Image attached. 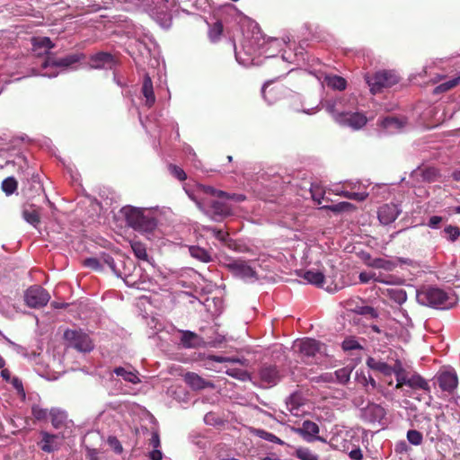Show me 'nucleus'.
<instances>
[{
	"label": "nucleus",
	"instance_id": "f257e3e1",
	"mask_svg": "<svg viewBox=\"0 0 460 460\" xmlns=\"http://www.w3.org/2000/svg\"><path fill=\"white\" fill-rule=\"evenodd\" d=\"M345 102L344 97L330 99L325 102V109L338 124L349 127L354 130L362 128L367 122L366 115L361 112L346 111Z\"/></svg>",
	"mask_w": 460,
	"mask_h": 460
},
{
	"label": "nucleus",
	"instance_id": "f03ea898",
	"mask_svg": "<svg viewBox=\"0 0 460 460\" xmlns=\"http://www.w3.org/2000/svg\"><path fill=\"white\" fill-rule=\"evenodd\" d=\"M416 299L419 304L434 308L446 309L455 304L451 297L443 289L434 287H425L417 290Z\"/></svg>",
	"mask_w": 460,
	"mask_h": 460
},
{
	"label": "nucleus",
	"instance_id": "7ed1b4c3",
	"mask_svg": "<svg viewBox=\"0 0 460 460\" xmlns=\"http://www.w3.org/2000/svg\"><path fill=\"white\" fill-rule=\"evenodd\" d=\"M100 260L102 263V267L107 265L117 277L122 278L128 287L137 289L147 288L146 279L141 276V269L134 267V273H130L129 269L125 266L124 270L121 271L117 268L114 259L108 254L103 255Z\"/></svg>",
	"mask_w": 460,
	"mask_h": 460
},
{
	"label": "nucleus",
	"instance_id": "20e7f679",
	"mask_svg": "<svg viewBox=\"0 0 460 460\" xmlns=\"http://www.w3.org/2000/svg\"><path fill=\"white\" fill-rule=\"evenodd\" d=\"M100 260L102 263V267L107 265L117 277L122 278L128 287L137 289L147 288L146 279L141 276V269L134 267V273H130L129 269L125 266L124 270L121 271L117 268L114 259L108 254L103 255Z\"/></svg>",
	"mask_w": 460,
	"mask_h": 460
},
{
	"label": "nucleus",
	"instance_id": "39448f33",
	"mask_svg": "<svg viewBox=\"0 0 460 460\" xmlns=\"http://www.w3.org/2000/svg\"><path fill=\"white\" fill-rule=\"evenodd\" d=\"M127 224L139 232H151L156 226L154 217L145 214L142 208L128 206L121 209Z\"/></svg>",
	"mask_w": 460,
	"mask_h": 460
},
{
	"label": "nucleus",
	"instance_id": "423d86ee",
	"mask_svg": "<svg viewBox=\"0 0 460 460\" xmlns=\"http://www.w3.org/2000/svg\"><path fill=\"white\" fill-rule=\"evenodd\" d=\"M64 338L70 347L80 352H90L93 349L92 339L82 330H66Z\"/></svg>",
	"mask_w": 460,
	"mask_h": 460
},
{
	"label": "nucleus",
	"instance_id": "0eeeda50",
	"mask_svg": "<svg viewBox=\"0 0 460 460\" xmlns=\"http://www.w3.org/2000/svg\"><path fill=\"white\" fill-rule=\"evenodd\" d=\"M399 76L394 71H380L367 78V84L373 93H378L382 88L391 87L396 84Z\"/></svg>",
	"mask_w": 460,
	"mask_h": 460
},
{
	"label": "nucleus",
	"instance_id": "6e6552de",
	"mask_svg": "<svg viewBox=\"0 0 460 460\" xmlns=\"http://www.w3.org/2000/svg\"><path fill=\"white\" fill-rule=\"evenodd\" d=\"M404 385L412 389L429 391V383L420 374H409L403 367L401 374L398 376L395 389H402Z\"/></svg>",
	"mask_w": 460,
	"mask_h": 460
},
{
	"label": "nucleus",
	"instance_id": "1a4fd4ad",
	"mask_svg": "<svg viewBox=\"0 0 460 460\" xmlns=\"http://www.w3.org/2000/svg\"><path fill=\"white\" fill-rule=\"evenodd\" d=\"M50 299V296L43 288L32 286L24 294V300L28 306L40 308L45 306Z\"/></svg>",
	"mask_w": 460,
	"mask_h": 460
},
{
	"label": "nucleus",
	"instance_id": "9d476101",
	"mask_svg": "<svg viewBox=\"0 0 460 460\" xmlns=\"http://www.w3.org/2000/svg\"><path fill=\"white\" fill-rule=\"evenodd\" d=\"M366 363L369 368L380 372L385 376L390 377L394 374L396 381L403 368V365L400 359H396L394 366H390L385 361L369 357Z\"/></svg>",
	"mask_w": 460,
	"mask_h": 460
},
{
	"label": "nucleus",
	"instance_id": "9b49d317",
	"mask_svg": "<svg viewBox=\"0 0 460 460\" xmlns=\"http://www.w3.org/2000/svg\"><path fill=\"white\" fill-rule=\"evenodd\" d=\"M227 267L234 276L246 281H254L258 279L255 269L245 261L233 260Z\"/></svg>",
	"mask_w": 460,
	"mask_h": 460
},
{
	"label": "nucleus",
	"instance_id": "f8f14e48",
	"mask_svg": "<svg viewBox=\"0 0 460 460\" xmlns=\"http://www.w3.org/2000/svg\"><path fill=\"white\" fill-rule=\"evenodd\" d=\"M293 349L299 352L305 358H313L318 353H321L322 344L314 339L305 338L297 340L293 345Z\"/></svg>",
	"mask_w": 460,
	"mask_h": 460
},
{
	"label": "nucleus",
	"instance_id": "ddd939ff",
	"mask_svg": "<svg viewBox=\"0 0 460 460\" xmlns=\"http://www.w3.org/2000/svg\"><path fill=\"white\" fill-rule=\"evenodd\" d=\"M359 282L362 284H368L370 282H378L385 285L396 284V278L392 275H384L375 271H363L358 276Z\"/></svg>",
	"mask_w": 460,
	"mask_h": 460
},
{
	"label": "nucleus",
	"instance_id": "4468645a",
	"mask_svg": "<svg viewBox=\"0 0 460 460\" xmlns=\"http://www.w3.org/2000/svg\"><path fill=\"white\" fill-rule=\"evenodd\" d=\"M385 410L379 404L368 403L361 409V417L368 422H380L385 416Z\"/></svg>",
	"mask_w": 460,
	"mask_h": 460
},
{
	"label": "nucleus",
	"instance_id": "2eb2a0df",
	"mask_svg": "<svg viewBox=\"0 0 460 460\" xmlns=\"http://www.w3.org/2000/svg\"><path fill=\"white\" fill-rule=\"evenodd\" d=\"M319 431V426L311 420H305L302 423V427L296 429V432L307 442L322 440V438L318 436Z\"/></svg>",
	"mask_w": 460,
	"mask_h": 460
},
{
	"label": "nucleus",
	"instance_id": "dca6fc26",
	"mask_svg": "<svg viewBox=\"0 0 460 460\" xmlns=\"http://www.w3.org/2000/svg\"><path fill=\"white\" fill-rule=\"evenodd\" d=\"M401 210L395 204H385L378 208L377 216L382 225H389L395 221Z\"/></svg>",
	"mask_w": 460,
	"mask_h": 460
},
{
	"label": "nucleus",
	"instance_id": "f3484780",
	"mask_svg": "<svg viewBox=\"0 0 460 460\" xmlns=\"http://www.w3.org/2000/svg\"><path fill=\"white\" fill-rule=\"evenodd\" d=\"M40 448L44 452L51 453L58 450L62 445L64 436L52 435L46 431L41 432Z\"/></svg>",
	"mask_w": 460,
	"mask_h": 460
},
{
	"label": "nucleus",
	"instance_id": "a211bd4d",
	"mask_svg": "<svg viewBox=\"0 0 460 460\" xmlns=\"http://www.w3.org/2000/svg\"><path fill=\"white\" fill-rule=\"evenodd\" d=\"M82 58H83V54H72V55H68L63 58L57 59V60H54V59L49 58L43 63L42 66L44 68H48V67H53V68L65 67V68H66V67L71 66L73 64L80 61Z\"/></svg>",
	"mask_w": 460,
	"mask_h": 460
},
{
	"label": "nucleus",
	"instance_id": "6ab92c4d",
	"mask_svg": "<svg viewBox=\"0 0 460 460\" xmlns=\"http://www.w3.org/2000/svg\"><path fill=\"white\" fill-rule=\"evenodd\" d=\"M439 387L446 392H453L458 385L457 375L455 371H444L438 377Z\"/></svg>",
	"mask_w": 460,
	"mask_h": 460
},
{
	"label": "nucleus",
	"instance_id": "aec40b11",
	"mask_svg": "<svg viewBox=\"0 0 460 460\" xmlns=\"http://www.w3.org/2000/svg\"><path fill=\"white\" fill-rule=\"evenodd\" d=\"M260 378L266 385H275L280 380L279 370L274 366H263L260 370Z\"/></svg>",
	"mask_w": 460,
	"mask_h": 460
},
{
	"label": "nucleus",
	"instance_id": "412c9836",
	"mask_svg": "<svg viewBox=\"0 0 460 460\" xmlns=\"http://www.w3.org/2000/svg\"><path fill=\"white\" fill-rule=\"evenodd\" d=\"M114 63L113 57L106 52L97 53L90 59V66L95 69L111 68Z\"/></svg>",
	"mask_w": 460,
	"mask_h": 460
},
{
	"label": "nucleus",
	"instance_id": "4be33fe9",
	"mask_svg": "<svg viewBox=\"0 0 460 460\" xmlns=\"http://www.w3.org/2000/svg\"><path fill=\"white\" fill-rule=\"evenodd\" d=\"M184 381L194 390H201L207 387L214 386L211 382L203 379L198 374L193 372L186 373L184 375Z\"/></svg>",
	"mask_w": 460,
	"mask_h": 460
},
{
	"label": "nucleus",
	"instance_id": "5701e85b",
	"mask_svg": "<svg viewBox=\"0 0 460 460\" xmlns=\"http://www.w3.org/2000/svg\"><path fill=\"white\" fill-rule=\"evenodd\" d=\"M141 93L145 98V105L147 108H151L155 102V95L154 93L152 80L147 74L144 76Z\"/></svg>",
	"mask_w": 460,
	"mask_h": 460
},
{
	"label": "nucleus",
	"instance_id": "b1692460",
	"mask_svg": "<svg viewBox=\"0 0 460 460\" xmlns=\"http://www.w3.org/2000/svg\"><path fill=\"white\" fill-rule=\"evenodd\" d=\"M32 50L37 56L48 54L54 47L50 39L48 37H36L32 40Z\"/></svg>",
	"mask_w": 460,
	"mask_h": 460
},
{
	"label": "nucleus",
	"instance_id": "393cba45",
	"mask_svg": "<svg viewBox=\"0 0 460 460\" xmlns=\"http://www.w3.org/2000/svg\"><path fill=\"white\" fill-rule=\"evenodd\" d=\"M316 77L319 81H321L323 77V83L326 84V85L333 90L342 91L347 86L346 80L339 75H327L323 74L316 75Z\"/></svg>",
	"mask_w": 460,
	"mask_h": 460
},
{
	"label": "nucleus",
	"instance_id": "a878e982",
	"mask_svg": "<svg viewBox=\"0 0 460 460\" xmlns=\"http://www.w3.org/2000/svg\"><path fill=\"white\" fill-rule=\"evenodd\" d=\"M406 121L395 117H387L381 122V126L390 134L400 132L405 126Z\"/></svg>",
	"mask_w": 460,
	"mask_h": 460
},
{
	"label": "nucleus",
	"instance_id": "bb28decb",
	"mask_svg": "<svg viewBox=\"0 0 460 460\" xmlns=\"http://www.w3.org/2000/svg\"><path fill=\"white\" fill-rule=\"evenodd\" d=\"M307 283L315 285L317 287H323L324 282V274L318 270H309L300 274Z\"/></svg>",
	"mask_w": 460,
	"mask_h": 460
},
{
	"label": "nucleus",
	"instance_id": "cd10ccee",
	"mask_svg": "<svg viewBox=\"0 0 460 460\" xmlns=\"http://www.w3.org/2000/svg\"><path fill=\"white\" fill-rule=\"evenodd\" d=\"M22 217L29 224L36 226L40 223V212L34 205L23 207Z\"/></svg>",
	"mask_w": 460,
	"mask_h": 460
},
{
	"label": "nucleus",
	"instance_id": "c85d7f7f",
	"mask_svg": "<svg viewBox=\"0 0 460 460\" xmlns=\"http://www.w3.org/2000/svg\"><path fill=\"white\" fill-rule=\"evenodd\" d=\"M210 208L215 216L226 217L231 215L232 208L226 201L212 200L210 202Z\"/></svg>",
	"mask_w": 460,
	"mask_h": 460
},
{
	"label": "nucleus",
	"instance_id": "c756f323",
	"mask_svg": "<svg viewBox=\"0 0 460 460\" xmlns=\"http://www.w3.org/2000/svg\"><path fill=\"white\" fill-rule=\"evenodd\" d=\"M201 338L190 331L182 332L181 342L184 348H196L200 345Z\"/></svg>",
	"mask_w": 460,
	"mask_h": 460
},
{
	"label": "nucleus",
	"instance_id": "7c9ffc66",
	"mask_svg": "<svg viewBox=\"0 0 460 460\" xmlns=\"http://www.w3.org/2000/svg\"><path fill=\"white\" fill-rule=\"evenodd\" d=\"M367 265L375 269H382L386 271H392L395 269L396 263L385 258H375L367 261Z\"/></svg>",
	"mask_w": 460,
	"mask_h": 460
},
{
	"label": "nucleus",
	"instance_id": "2f4dec72",
	"mask_svg": "<svg viewBox=\"0 0 460 460\" xmlns=\"http://www.w3.org/2000/svg\"><path fill=\"white\" fill-rule=\"evenodd\" d=\"M51 423L55 429H60L63 426H66L67 420V415L65 411L60 410H51Z\"/></svg>",
	"mask_w": 460,
	"mask_h": 460
},
{
	"label": "nucleus",
	"instance_id": "473e14b6",
	"mask_svg": "<svg viewBox=\"0 0 460 460\" xmlns=\"http://www.w3.org/2000/svg\"><path fill=\"white\" fill-rule=\"evenodd\" d=\"M118 376H121L125 381L132 383V384H137L140 382L138 376H137L136 372L127 369L122 367H116L113 371Z\"/></svg>",
	"mask_w": 460,
	"mask_h": 460
},
{
	"label": "nucleus",
	"instance_id": "72a5a7b5",
	"mask_svg": "<svg viewBox=\"0 0 460 460\" xmlns=\"http://www.w3.org/2000/svg\"><path fill=\"white\" fill-rule=\"evenodd\" d=\"M189 251L193 258L202 262H209L211 261V255L204 248L199 246H190Z\"/></svg>",
	"mask_w": 460,
	"mask_h": 460
},
{
	"label": "nucleus",
	"instance_id": "f704fd0d",
	"mask_svg": "<svg viewBox=\"0 0 460 460\" xmlns=\"http://www.w3.org/2000/svg\"><path fill=\"white\" fill-rule=\"evenodd\" d=\"M333 213H341L344 211H351L355 209V206L349 202L342 201L333 205H327L321 208Z\"/></svg>",
	"mask_w": 460,
	"mask_h": 460
},
{
	"label": "nucleus",
	"instance_id": "c9c22d12",
	"mask_svg": "<svg viewBox=\"0 0 460 460\" xmlns=\"http://www.w3.org/2000/svg\"><path fill=\"white\" fill-rule=\"evenodd\" d=\"M130 246L137 258L143 261H148L146 248L144 243L138 241H131Z\"/></svg>",
	"mask_w": 460,
	"mask_h": 460
},
{
	"label": "nucleus",
	"instance_id": "e433bc0d",
	"mask_svg": "<svg viewBox=\"0 0 460 460\" xmlns=\"http://www.w3.org/2000/svg\"><path fill=\"white\" fill-rule=\"evenodd\" d=\"M351 372L352 368L349 367H345L336 370L334 372L335 382L346 385L349 381Z\"/></svg>",
	"mask_w": 460,
	"mask_h": 460
},
{
	"label": "nucleus",
	"instance_id": "4c0bfd02",
	"mask_svg": "<svg viewBox=\"0 0 460 460\" xmlns=\"http://www.w3.org/2000/svg\"><path fill=\"white\" fill-rule=\"evenodd\" d=\"M295 456L300 460H319V456L307 447H297Z\"/></svg>",
	"mask_w": 460,
	"mask_h": 460
},
{
	"label": "nucleus",
	"instance_id": "58836bf2",
	"mask_svg": "<svg viewBox=\"0 0 460 460\" xmlns=\"http://www.w3.org/2000/svg\"><path fill=\"white\" fill-rule=\"evenodd\" d=\"M459 83H460V75L456 78L450 79L445 83L440 84L434 89V93H440L447 92V91L456 87Z\"/></svg>",
	"mask_w": 460,
	"mask_h": 460
},
{
	"label": "nucleus",
	"instance_id": "ea45409f",
	"mask_svg": "<svg viewBox=\"0 0 460 460\" xmlns=\"http://www.w3.org/2000/svg\"><path fill=\"white\" fill-rule=\"evenodd\" d=\"M198 191L202 194L210 195L212 197L223 198L226 195L225 191L217 190L211 186L199 185Z\"/></svg>",
	"mask_w": 460,
	"mask_h": 460
},
{
	"label": "nucleus",
	"instance_id": "a19ab883",
	"mask_svg": "<svg viewBox=\"0 0 460 460\" xmlns=\"http://www.w3.org/2000/svg\"><path fill=\"white\" fill-rule=\"evenodd\" d=\"M356 378L358 382L365 387L370 385L373 389H375L377 386L376 380L371 376H367L363 372H357Z\"/></svg>",
	"mask_w": 460,
	"mask_h": 460
},
{
	"label": "nucleus",
	"instance_id": "79ce46f5",
	"mask_svg": "<svg viewBox=\"0 0 460 460\" xmlns=\"http://www.w3.org/2000/svg\"><path fill=\"white\" fill-rule=\"evenodd\" d=\"M421 177L425 181H435L438 177V171L434 167H427L420 171Z\"/></svg>",
	"mask_w": 460,
	"mask_h": 460
},
{
	"label": "nucleus",
	"instance_id": "37998d69",
	"mask_svg": "<svg viewBox=\"0 0 460 460\" xmlns=\"http://www.w3.org/2000/svg\"><path fill=\"white\" fill-rule=\"evenodd\" d=\"M256 433H257L259 438H262L264 440H267L269 442H272V443L279 444V445H283L284 444V442L279 438L275 436L273 433L268 432V431L263 430V429H258L256 431Z\"/></svg>",
	"mask_w": 460,
	"mask_h": 460
},
{
	"label": "nucleus",
	"instance_id": "c03bdc74",
	"mask_svg": "<svg viewBox=\"0 0 460 460\" xmlns=\"http://www.w3.org/2000/svg\"><path fill=\"white\" fill-rule=\"evenodd\" d=\"M2 189L7 194H13L17 189V181L13 177H9L3 181Z\"/></svg>",
	"mask_w": 460,
	"mask_h": 460
},
{
	"label": "nucleus",
	"instance_id": "a18cd8bd",
	"mask_svg": "<svg viewBox=\"0 0 460 460\" xmlns=\"http://www.w3.org/2000/svg\"><path fill=\"white\" fill-rule=\"evenodd\" d=\"M336 194L341 195L347 199H354L358 201L365 200L368 194L367 192H349V191H337Z\"/></svg>",
	"mask_w": 460,
	"mask_h": 460
},
{
	"label": "nucleus",
	"instance_id": "49530a36",
	"mask_svg": "<svg viewBox=\"0 0 460 460\" xmlns=\"http://www.w3.org/2000/svg\"><path fill=\"white\" fill-rule=\"evenodd\" d=\"M407 439L413 446H419L422 443V434L416 429H410L407 432Z\"/></svg>",
	"mask_w": 460,
	"mask_h": 460
},
{
	"label": "nucleus",
	"instance_id": "de8ad7c7",
	"mask_svg": "<svg viewBox=\"0 0 460 460\" xmlns=\"http://www.w3.org/2000/svg\"><path fill=\"white\" fill-rule=\"evenodd\" d=\"M341 346L344 350H353V349H362V347L358 343V341L353 337L346 338L343 341Z\"/></svg>",
	"mask_w": 460,
	"mask_h": 460
},
{
	"label": "nucleus",
	"instance_id": "09e8293b",
	"mask_svg": "<svg viewBox=\"0 0 460 460\" xmlns=\"http://www.w3.org/2000/svg\"><path fill=\"white\" fill-rule=\"evenodd\" d=\"M223 31V25L220 22H216L209 30V39L211 41H217Z\"/></svg>",
	"mask_w": 460,
	"mask_h": 460
},
{
	"label": "nucleus",
	"instance_id": "8fccbe9b",
	"mask_svg": "<svg viewBox=\"0 0 460 460\" xmlns=\"http://www.w3.org/2000/svg\"><path fill=\"white\" fill-rule=\"evenodd\" d=\"M444 231L447 238L452 242H455L460 236V229L457 226H447Z\"/></svg>",
	"mask_w": 460,
	"mask_h": 460
},
{
	"label": "nucleus",
	"instance_id": "3c124183",
	"mask_svg": "<svg viewBox=\"0 0 460 460\" xmlns=\"http://www.w3.org/2000/svg\"><path fill=\"white\" fill-rule=\"evenodd\" d=\"M169 171L179 181H182L186 180V178H187L185 172L181 168H180L176 165L170 164Z\"/></svg>",
	"mask_w": 460,
	"mask_h": 460
},
{
	"label": "nucleus",
	"instance_id": "603ef678",
	"mask_svg": "<svg viewBox=\"0 0 460 460\" xmlns=\"http://www.w3.org/2000/svg\"><path fill=\"white\" fill-rule=\"evenodd\" d=\"M84 266L91 268L94 270H102V263L101 260L96 258H88L84 262Z\"/></svg>",
	"mask_w": 460,
	"mask_h": 460
},
{
	"label": "nucleus",
	"instance_id": "864d4df0",
	"mask_svg": "<svg viewBox=\"0 0 460 460\" xmlns=\"http://www.w3.org/2000/svg\"><path fill=\"white\" fill-rule=\"evenodd\" d=\"M207 360L208 361H214L218 363H224V362H240V360L236 358H229V357H221V356H216V355H209L207 357Z\"/></svg>",
	"mask_w": 460,
	"mask_h": 460
},
{
	"label": "nucleus",
	"instance_id": "5fc2aeb1",
	"mask_svg": "<svg viewBox=\"0 0 460 460\" xmlns=\"http://www.w3.org/2000/svg\"><path fill=\"white\" fill-rule=\"evenodd\" d=\"M356 312L362 315H369L371 318L377 317L376 311L368 305L360 306L356 310Z\"/></svg>",
	"mask_w": 460,
	"mask_h": 460
},
{
	"label": "nucleus",
	"instance_id": "6e6d98bb",
	"mask_svg": "<svg viewBox=\"0 0 460 460\" xmlns=\"http://www.w3.org/2000/svg\"><path fill=\"white\" fill-rule=\"evenodd\" d=\"M31 413L33 417L37 420H44L48 416V412L46 409H43L38 405H34L31 408Z\"/></svg>",
	"mask_w": 460,
	"mask_h": 460
},
{
	"label": "nucleus",
	"instance_id": "4d7b16f0",
	"mask_svg": "<svg viewBox=\"0 0 460 460\" xmlns=\"http://www.w3.org/2000/svg\"><path fill=\"white\" fill-rule=\"evenodd\" d=\"M241 54L242 53L240 51H237L235 49V58L239 64H241L244 66H249L253 64V59L251 57L242 58ZM244 54H245V56H248L247 52H245ZM249 56H250V54H249Z\"/></svg>",
	"mask_w": 460,
	"mask_h": 460
},
{
	"label": "nucleus",
	"instance_id": "13d9d810",
	"mask_svg": "<svg viewBox=\"0 0 460 460\" xmlns=\"http://www.w3.org/2000/svg\"><path fill=\"white\" fill-rule=\"evenodd\" d=\"M10 382L19 394L25 396L22 383L18 377H13Z\"/></svg>",
	"mask_w": 460,
	"mask_h": 460
},
{
	"label": "nucleus",
	"instance_id": "bf43d9fd",
	"mask_svg": "<svg viewBox=\"0 0 460 460\" xmlns=\"http://www.w3.org/2000/svg\"><path fill=\"white\" fill-rule=\"evenodd\" d=\"M312 198L318 204H321L322 199H323V193L320 188H311L310 190Z\"/></svg>",
	"mask_w": 460,
	"mask_h": 460
},
{
	"label": "nucleus",
	"instance_id": "052dcab7",
	"mask_svg": "<svg viewBox=\"0 0 460 460\" xmlns=\"http://www.w3.org/2000/svg\"><path fill=\"white\" fill-rule=\"evenodd\" d=\"M226 374L230 376H234V377H236L241 380H244L245 377L247 376L246 372H244L243 370H237V369L227 370Z\"/></svg>",
	"mask_w": 460,
	"mask_h": 460
},
{
	"label": "nucleus",
	"instance_id": "680f3d73",
	"mask_svg": "<svg viewBox=\"0 0 460 460\" xmlns=\"http://www.w3.org/2000/svg\"><path fill=\"white\" fill-rule=\"evenodd\" d=\"M210 231L212 232L213 235L219 241L225 242L226 240L227 234L223 230L211 228Z\"/></svg>",
	"mask_w": 460,
	"mask_h": 460
},
{
	"label": "nucleus",
	"instance_id": "e2e57ef3",
	"mask_svg": "<svg viewBox=\"0 0 460 460\" xmlns=\"http://www.w3.org/2000/svg\"><path fill=\"white\" fill-rule=\"evenodd\" d=\"M350 459L352 460H362L363 459V454L359 447H357L353 450H351L349 454Z\"/></svg>",
	"mask_w": 460,
	"mask_h": 460
},
{
	"label": "nucleus",
	"instance_id": "0e129e2a",
	"mask_svg": "<svg viewBox=\"0 0 460 460\" xmlns=\"http://www.w3.org/2000/svg\"><path fill=\"white\" fill-rule=\"evenodd\" d=\"M442 217L438 216H433L429 218L428 226L431 228H437L438 226L441 223Z\"/></svg>",
	"mask_w": 460,
	"mask_h": 460
},
{
	"label": "nucleus",
	"instance_id": "69168bd1",
	"mask_svg": "<svg viewBox=\"0 0 460 460\" xmlns=\"http://www.w3.org/2000/svg\"><path fill=\"white\" fill-rule=\"evenodd\" d=\"M150 445L154 448H158L160 447V438L157 432H153L150 438Z\"/></svg>",
	"mask_w": 460,
	"mask_h": 460
},
{
	"label": "nucleus",
	"instance_id": "338daca9",
	"mask_svg": "<svg viewBox=\"0 0 460 460\" xmlns=\"http://www.w3.org/2000/svg\"><path fill=\"white\" fill-rule=\"evenodd\" d=\"M9 343L12 346V348L13 349V350H15L18 354H22L24 357H27V353H26V349L25 348H23L22 346H21L19 344H16L14 342H13L11 341H9Z\"/></svg>",
	"mask_w": 460,
	"mask_h": 460
},
{
	"label": "nucleus",
	"instance_id": "774afa93",
	"mask_svg": "<svg viewBox=\"0 0 460 460\" xmlns=\"http://www.w3.org/2000/svg\"><path fill=\"white\" fill-rule=\"evenodd\" d=\"M149 457L151 460H161L163 453L158 448H154V450L150 452Z\"/></svg>",
	"mask_w": 460,
	"mask_h": 460
}]
</instances>
